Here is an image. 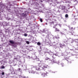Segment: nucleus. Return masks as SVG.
Instances as JSON below:
<instances>
[{
	"label": "nucleus",
	"mask_w": 78,
	"mask_h": 78,
	"mask_svg": "<svg viewBox=\"0 0 78 78\" xmlns=\"http://www.w3.org/2000/svg\"><path fill=\"white\" fill-rule=\"evenodd\" d=\"M32 67L33 69H34V70H39L40 69L39 66H32Z\"/></svg>",
	"instance_id": "f257e3e1"
},
{
	"label": "nucleus",
	"mask_w": 78,
	"mask_h": 78,
	"mask_svg": "<svg viewBox=\"0 0 78 78\" xmlns=\"http://www.w3.org/2000/svg\"><path fill=\"white\" fill-rule=\"evenodd\" d=\"M60 9H61L62 10H65V9H66V6L62 5L60 6Z\"/></svg>",
	"instance_id": "f03ea898"
},
{
	"label": "nucleus",
	"mask_w": 78,
	"mask_h": 78,
	"mask_svg": "<svg viewBox=\"0 0 78 78\" xmlns=\"http://www.w3.org/2000/svg\"><path fill=\"white\" fill-rule=\"evenodd\" d=\"M47 67H48V65H44L42 66V68L43 69H44L45 68H47Z\"/></svg>",
	"instance_id": "7ed1b4c3"
},
{
	"label": "nucleus",
	"mask_w": 78,
	"mask_h": 78,
	"mask_svg": "<svg viewBox=\"0 0 78 78\" xmlns=\"http://www.w3.org/2000/svg\"><path fill=\"white\" fill-rule=\"evenodd\" d=\"M41 75L42 76H45L47 75V72L42 73Z\"/></svg>",
	"instance_id": "20e7f679"
},
{
	"label": "nucleus",
	"mask_w": 78,
	"mask_h": 78,
	"mask_svg": "<svg viewBox=\"0 0 78 78\" xmlns=\"http://www.w3.org/2000/svg\"><path fill=\"white\" fill-rule=\"evenodd\" d=\"M9 42L12 44H14V41L13 40H10L9 41Z\"/></svg>",
	"instance_id": "39448f33"
},
{
	"label": "nucleus",
	"mask_w": 78,
	"mask_h": 78,
	"mask_svg": "<svg viewBox=\"0 0 78 78\" xmlns=\"http://www.w3.org/2000/svg\"><path fill=\"white\" fill-rule=\"evenodd\" d=\"M22 16L23 17H25L27 16V14L26 13H22Z\"/></svg>",
	"instance_id": "423d86ee"
},
{
	"label": "nucleus",
	"mask_w": 78,
	"mask_h": 78,
	"mask_svg": "<svg viewBox=\"0 0 78 78\" xmlns=\"http://www.w3.org/2000/svg\"><path fill=\"white\" fill-rule=\"evenodd\" d=\"M52 2H53L52 0H50L49 3L50 5H51L52 3Z\"/></svg>",
	"instance_id": "0eeeda50"
},
{
	"label": "nucleus",
	"mask_w": 78,
	"mask_h": 78,
	"mask_svg": "<svg viewBox=\"0 0 78 78\" xmlns=\"http://www.w3.org/2000/svg\"><path fill=\"white\" fill-rule=\"evenodd\" d=\"M55 31L56 32V31H59L60 30H59V29H58L57 28H55Z\"/></svg>",
	"instance_id": "6e6552de"
},
{
	"label": "nucleus",
	"mask_w": 78,
	"mask_h": 78,
	"mask_svg": "<svg viewBox=\"0 0 78 78\" xmlns=\"http://www.w3.org/2000/svg\"><path fill=\"white\" fill-rule=\"evenodd\" d=\"M45 60H49V61H50L51 59L49 58H46L45 59Z\"/></svg>",
	"instance_id": "1a4fd4ad"
},
{
	"label": "nucleus",
	"mask_w": 78,
	"mask_h": 78,
	"mask_svg": "<svg viewBox=\"0 0 78 78\" xmlns=\"http://www.w3.org/2000/svg\"><path fill=\"white\" fill-rule=\"evenodd\" d=\"M31 73H33L34 74V73H35V71H32L31 72Z\"/></svg>",
	"instance_id": "9d476101"
},
{
	"label": "nucleus",
	"mask_w": 78,
	"mask_h": 78,
	"mask_svg": "<svg viewBox=\"0 0 78 78\" xmlns=\"http://www.w3.org/2000/svg\"><path fill=\"white\" fill-rule=\"evenodd\" d=\"M69 17V15H68V14H66L65 15V17H66V18H67V17Z\"/></svg>",
	"instance_id": "9b49d317"
},
{
	"label": "nucleus",
	"mask_w": 78,
	"mask_h": 78,
	"mask_svg": "<svg viewBox=\"0 0 78 78\" xmlns=\"http://www.w3.org/2000/svg\"><path fill=\"white\" fill-rule=\"evenodd\" d=\"M41 43L39 42H38L37 43V45H41Z\"/></svg>",
	"instance_id": "f8f14e48"
},
{
	"label": "nucleus",
	"mask_w": 78,
	"mask_h": 78,
	"mask_svg": "<svg viewBox=\"0 0 78 78\" xmlns=\"http://www.w3.org/2000/svg\"><path fill=\"white\" fill-rule=\"evenodd\" d=\"M2 69H5V66H1Z\"/></svg>",
	"instance_id": "ddd939ff"
},
{
	"label": "nucleus",
	"mask_w": 78,
	"mask_h": 78,
	"mask_svg": "<svg viewBox=\"0 0 78 78\" xmlns=\"http://www.w3.org/2000/svg\"><path fill=\"white\" fill-rule=\"evenodd\" d=\"M26 42L27 44H30V42H29L28 41H26Z\"/></svg>",
	"instance_id": "4468645a"
},
{
	"label": "nucleus",
	"mask_w": 78,
	"mask_h": 78,
	"mask_svg": "<svg viewBox=\"0 0 78 78\" xmlns=\"http://www.w3.org/2000/svg\"><path fill=\"white\" fill-rule=\"evenodd\" d=\"M75 41L76 42H77L78 43V39H75Z\"/></svg>",
	"instance_id": "2eb2a0df"
},
{
	"label": "nucleus",
	"mask_w": 78,
	"mask_h": 78,
	"mask_svg": "<svg viewBox=\"0 0 78 78\" xmlns=\"http://www.w3.org/2000/svg\"><path fill=\"white\" fill-rule=\"evenodd\" d=\"M2 75H5V73H4V72H2Z\"/></svg>",
	"instance_id": "dca6fc26"
},
{
	"label": "nucleus",
	"mask_w": 78,
	"mask_h": 78,
	"mask_svg": "<svg viewBox=\"0 0 78 78\" xmlns=\"http://www.w3.org/2000/svg\"><path fill=\"white\" fill-rule=\"evenodd\" d=\"M24 36H27V34H24Z\"/></svg>",
	"instance_id": "f3484780"
},
{
	"label": "nucleus",
	"mask_w": 78,
	"mask_h": 78,
	"mask_svg": "<svg viewBox=\"0 0 78 78\" xmlns=\"http://www.w3.org/2000/svg\"><path fill=\"white\" fill-rule=\"evenodd\" d=\"M40 21H41V22H42L43 21H42V19H40Z\"/></svg>",
	"instance_id": "a211bd4d"
},
{
	"label": "nucleus",
	"mask_w": 78,
	"mask_h": 78,
	"mask_svg": "<svg viewBox=\"0 0 78 78\" xmlns=\"http://www.w3.org/2000/svg\"><path fill=\"white\" fill-rule=\"evenodd\" d=\"M55 56H56V55H54L53 56H52V58H55V57H54V56H55Z\"/></svg>",
	"instance_id": "6ab92c4d"
},
{
	"label": "nucleus",
	"mask_w": 78,
	"mask_h": 78,
	"mask_svg": "<svg viewBox=\"0 0 78 78\" xmlns=\"http://www.w3.org/2000/svg\"><path fill=\"white\" fill-rule=\"evenodd\" d=\"M18 70H19V71H20V68H19Z\"/></svg>",
	"instance_id": "aec40b11"
},
{
	"label": "nucleus",
	"mask_w": 78,
	"mask_h": 78,
	"mask_svg": "<svg viewBox=\"0 0 78 78\" xmlns=\"http://www.w3.org/2000/svg\"><path fill=\"white\" fill-rule=\"evenodd\" d=\"M62 44H60V47H62Z\"/></svg>",
	"instance_id": "412c9836"
},
{
	"label": "nucleus",
	"mask_w": 78,
	"mask_h": 78,
	"mask_svg": "<svg viewBox=\"0 0 78 78\" xmlns=\"http://www.w3.org/2000/svg\"><path fill=\"white\" fill-rule=\"evenodd\" d=\"M72 29H73V27H72L71 28H70V30H72Z\"/></svg>",
	"instance_id": "4be33fe9"
},
{
	"label": "nucleus",
	"mask_w": 78,
	"mask_h": 78,
	"mask_svg": "<svg viewBox=\"0 0 78 78\" xmlns=\"http://www.w3.org/2000/svg\"><path fill=\"white\" fill-rule=\"evenodd\" d=\"M41 2H43V1H42V0H41Z\"/></svg>",
	"instance_id": "5701e85b"
},
{
	"label": "nucleus",
	"mask_w": 78,
	"mask_h": 78,
	"mask_svg": "<svg viewBox=\"0 0 78 78\" xmlns=\"http://www.w3.org/2000/svg\"><path fill=\"white\" fill-rule=\"evenodd\" d=\"M29 73H30V72H29Z\"/></svg>",
	"instance_id": "b1692460"
}]
</instances>
